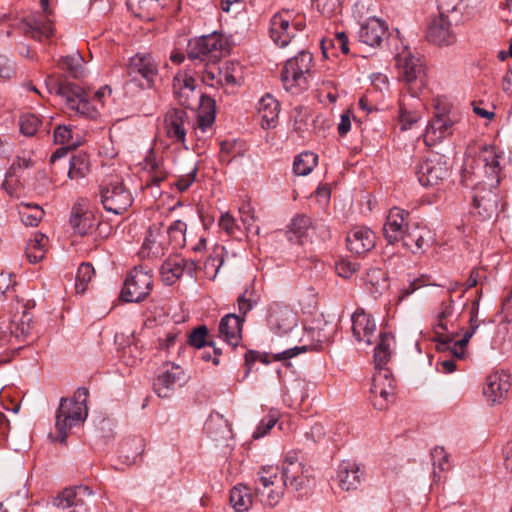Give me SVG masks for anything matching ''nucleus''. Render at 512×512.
Returning <instances> with one entry per match:
<instances>
[{
  "label": "nucleus",
  "mask_w": 512,
  "mask_h": 512,
  "mask_svg": "<svg viewBox=\"0 0 512 512\" xmlns=\"http://www.w3.org/2000/svg\"><path fill=\"white\" fill-rule=\"evenodd\" d=\"M494 146L484 145L477 157L467 156L464 161L461 181L467 186L486 183L496 189L500 183V158Z\"/></svg>",
  "instance_id": "nucleus-1"
},
{
  "label": "nucleus",
  "mask_w": 512,
  "mask_h": 512,
  "mask_svg": "<svg viewBox=\"0 0 512 512\" xmlns=\"http://www.w3.org/2000/svg\"><path fill=\"white\" fill-rule=\"evenodd\" d=\"M88 394L89 392L85 387H80L76 390L73 397L60 400L55 416L56 439L60 443L65 444L70 429L86 419L88 414L86 405Z\"/></svg>",
  "instance_id": "nucleus-2"
},
{
  "label": "nucleus",
  "mask_w": 512,
  "mask_h": 512,
  "mask_svg": "<svg viewBox=\"0 0 512 512\" xmlns=\"http://www.w3.org/2000/svg\"><path fill=\"white\" fill-rule=\"evenodd\" d=\"M394 59L399 80L407 86L410 99H415L425 85L426 69L423 58L403 45L400 50L397 49Z\"/></svg>",
  "instance_id": "nucleus-3"
},
{
  "label": "nucleus",
  "mask_w": 512,
  "mask_h": 512,
  "mask_svg": "<svg viewBox=\"0 0 512 512\" xmlns=\"http://www.w3.org/2000/svg\"><path fill=\"white\" fill-rule=\"evenodd\" d=\"M458 314L455 311L454 300L451 297L443 300L434 311V340L436 348L440 352H447L454 356L453 343L458 336L457 323Z\"/></svg>",
  "instance_id": "nucleus-4"
},
{
  "label": "nucleus",
  "mask_w": 512,
  "mask_h": 512,
  "mask_svg": "<svg viewBox=\"0 0 512 512\" xmlns=\"http://www.w3.org/2000/svg\"><path fill=\"white\" fill-rule=\"evenodd\" d=\"M313 56L308 51H300L288 59L281 71V81L286 91L298 95L307 90L313 75Z\"/></svg>",
  "instance_id": "nucleus-5"
},
{
  "label": "nucleus",
  "mask_w": 512,
  "mask_h": 512,
  "mask_svg": "<svg viewBox=\"0 0 512 512\" xmlns=\"http://www.w3.org/2000/svg\"><path fill=\"white\" fill-rule=\"evenodd\" d=\"M286 486L278 477V468L262 466L255 479V496L266 507H275L283 498Z\"/></svg>",
  "instance_id": "nucleus-6"
},
{
  "label": "nucleus",
  "mask_w": 512,
  "mask_h": 512,
  "mask_svg": "<svg viewBox=\"0 0 512 512\" xmlns=\"http://www.w3.org/2000/svg\"><path fill=\"white\" fill-rule=\"evenodd\" d=\"M153 289L152 270L145 266H136L128 274L120 297L125 302H141Z\"/></svg>",
  "instance_id": "nucleus-7"
},
{
  "label": "nucleus",
  "mask_w": 512,
  "mask_h": 512,
  "mask_svg": "<svg viewBox=\"0 0 512 512\" xmlns=\"http://www.w3.org/2000/svg\"><path fill=\"white\" fill-rule=\"evenodd\" d=\"M99 196L104 209L116 215L126 212L134 201L131 191L118 180L100 186Z\"/></svg>",
  "instance_id": "nucleus-8"
},
{
  "label": "nucleus",
  "mask_w": 512,
  "mask_h": 512,
  "mask_svg": "<svg viewBox=\"0 0 512 512\" xmlns=\"http://www.w3.org/2000/svg\"><path fill=\"white\" fill-rule=\"evenodd\" d=\"M457 122V117L451 113L450 109L446 106L441 107L440 102H437L434 116L426 127L425 143L431 146L451 136Z\"/></svg>",
  "instance_id": "nucleus-9"
},
{
  "label": "nucleus",
  "mask_w": 512,
  "mask_h": 512,
  "mask_svg": "<svg viewBox=\"0 0 512 512\" xmlns=\"http://www.w3.org/2000/svg\"><path fill=\"white\" fill-rule=\"evenodd\" d=\"M303 27L304 24L295 18L293 11L283 10L271 18L270 37L276 45L285 47L295 37V32Z\"/></svg>",
  "instance_id": "nucleus-10"
},
{
  "label": "nucleus",
  "mask_w": 512,
  "mask_h": 512,
  "mask_svg": "<svg viewBox=\"0 0 512 512\" xmlns=\"http://www.w3.org/2000/svg\"><path fill=\"white\" fill-rule=\"evenodd\" d=\"M21 312H15L8 320H0V348L14 344V340L24 339L31 330L32 316L21 307Z\"/></svg>",
  "instance_id": "nucleus-11"
},
{
  "label": "nucleus",
  "mask_w": 512,
  "mask_h": 512,
  "mask_svg": "<svg viewBox=\"0 0 512 512\" xmlns=\"http://www.w3.org/2000/svg\"><path fill=\"white\" fill-rule=\"evenodd\" d=\"M308 468L300 461L299 452L288 451L282 461L281 482L293 491H301L308 482Z\"/></svg>",
  "instance_id": "nucleus-12"
},
{
  "label": "nucleus",
  "mask_w": 512,
  "mask_h": 512,
  "mask_svg": "<svg viewBox=\"0 0 512 512\" xmlns=\"http://www.w3.org/2000/svg\"><path fill=\"white\" fill-rule=\"evenodd\" d=\"M267 322L272 332L286 336L298 328V315L289 305L274 302L269 307Z\"/></svg>",
  "instance_id": "nucleus-13"
},
{
  "label": "nucleus",
  "mask_w": 512,
  "mask_h": 512,
  "mask_svg": "<svg viewBox=\"0 0 512 512\" xmlns=\"http://www.w3.org/2000/svg\"><path fill=\"white\" fill-rule=\"evenodd\" d=\"M395 380L389 369L376 370L371 386V400L378 410H385L394 401Z\"/></svg>",
  "instance_id": "nucleus-14"
},
{
  "label": "nucleus",
  "mask_w": 512,
  "mask_h": 512,
  "mask_svg": "<svg viewBox=\"0 0 512 512\" xmlns=\"http://www.w3.org/2000/svg\"><path fill=\"white\" fill-rule=\"evenodd\" d=\"M415 171L419 183L424 187L439 185L448 176L446 162L437 154L421 159Z\"/></svg>",
  "instance_id": "nucleus-15"
},
{
  "label": "nucleus",
  "mask_w": 512,
  "mask_h": 512,
  "mask_svg": "<svg viewBox=\"0 0 512 512\" xmlns=\"http://www.w3.org/2000/svg\"><path fill=\"white\" fill-rule=\"evenodd\" d=\"M50 0H40L41 13L29 16L25 22V32L33 38L42 40L53 35V9L49 6Z\"/></svg>",
  "instance_id": "nucleus-16"
},
{
  "label": "nucleus",
  "mask_w": 512,
  "mask_h": 512,
  "mask_svg": "<svg viewBox=\"0 0 512 512\" xmlns=\"http://www.w3.org/2000/svg\"><path fill=\"white\" fill-rule=\"evenodd\" d=\"M127 74L132 80L141 77L143 87L152 88L158 75V64L150 54H136L130 58Z\"/></svg>",
  "instance_id": "nucleus-17"
},
{
  "label": "nucleus",
  "mask_w": 512,
  "mask_h": 512,
  "mask_svg": "<svg viewBox=\"0 0 512 512\" xmlns=\"http://www.w3.org/2000/svg\"><path fill=\"white\" fill-rule=\"evenodd\" d=\"M190 126L188 114L183 109H171L164 117V130L166 136L173 144L186 146L187 129Z\"/></svg>",
  "instance_id": "nucleus-18"
},
{
  "label": "nucleus",
  "mask_w": 512,
  "mask_h": 512,
  "mask_svg": "<svg viewBox=\"0 0 512 512\" xmlns=\"http://www.w3.org/2000/svg\"><path fill=\"white\" fill-rule=\"evenodd\" d=\"M173 91L179 104L186 108H193L201 102V96L196 92V82L191 74L181 71L174 76Z\"/></svg>",
  "instance_id": "nucleus-19"
},
{
  "label": "nucleus",
  "mask_w": 512,
  "mask_h": 512,
  "mask_svg": "<svg viewBox=\"0 0 512 512\" xmlns=\"http://www.w3.org/2000/svg\"><path fill=\"white\" fill-rule=\"evenodd\" d=\"M98 221L89 207L87 199L77 200L71 209L70 224L75 233L84 236L90 234Z\"/></svg>",
  "instance_id": "nucleus-20"
},
{
  "label": "nucleus",
  "mask_w": 512,
  "mask_h": 512,
  "mask_svg": "<svg viewBox=\"0 0 512 512\" xmlns=\"http://www.w3.org/2000/svg\"><path fill=\"white\" fill-rule=\"evenodd\" d=\"M196 270L197 263L195 261L175 256L164 261L161 266L160 274L165 284L172 285L184 274L193 277Z\"/></svg>",
  "instance_id": "nucleus-21"
},
{
  "label": "nucleus",
  "mask_w": 512,
  "mask_h": 512,
  "mask_svg": "<svg viewBox=\"0 0 512 512\" xmlns=\"http://www.w3.org/2000/svg\"><path fill=\"white\" fill-rule=\"evenodd\" d=\"M352 334L358 343L371 345L376 339L377 326L372 315L358 308L351 316Z\"/></svg>",
  "instance_id": "nucleus-22"
},
{
  "label": "nucleus",
  "mask_w": 512,
  "mask_h": 512,
  "mask_svg": "<svg viewBox=\"0 0 512 512\" xmlns=\"http://www.w3.org/2000/svg\"><path fill=\"white\" fill-rule=\"evenodd\" d=\"M184 380V371L175 364H167L154 380V391L161 398H168Z\"/></svg>",
  "instance_id": "nucleus-23"
},
{
  "label": "nucleus",
  "mask_w": 512,
  "mask_h": 512,
  "mask_svg": "<svg viewBox=\"0 0 512 512\" xmlns=\"http://www.w3.org/2000/svg\"><path fill=\"white\" fill-rule=\"evenodd\" d=\"M92 496V491L87 486H76L64 489L58 494L53 504L62 510L70 509L68 512H77V509L85 507L86 500Z\"/></svg>",
  "instance_id": "nucleus-24"
},
{
  "label": "nucleus",
  "mask_w": 512,
  "mask_h": 512,
  "mask_svg": "<svg viewBox=\"0 0 512 512\" xmlns=\"http://www.w3.org/2000/svg\"><path fill=\"white\" fill-rule=\"evenodd\" d=\"M458 26L452 25L448 17H442L439 14V17L429 24L426 37L429 42L437 46H451L456 43L457 36L454 28Z\"/></svg>",
  "instance_id": "nucleus-25"
},
{
  "label": "nucleus",
  "mask_w": 512,
  "mask_h": 512,
  "mask_svg": "<svg viewBox=\"0 0 512 512\" xmlns=\"http://www.w3.org/2000/svg\"><path fill=\"white\" fill-rule=\"evenodd\" d=\"M408 217L409 212L398 207L389 210L383 227L384 237L389 244L400 242L401 236L411 226L407 221Z\"/></svg>",
  "instance_id": "nucleus-26"
},
{
  "label": "nucleus",
  "mask_w": 512,
  "mask_h": 512,
  "mask_svg": "<svg viewBox=\"0 0 512 512\" xmlns=\"http://www.w3.org/2000/svg\"><path fill=\"white\" fill-rule=\"evenodd\" d=\"M510 377L505 372H494L487 376L483 394L491 404L503 401L510 390Z\"/></svg>",
  "instance_id": "nucleus-27"
},
{
  "label": "nucleus",
  "mask_w": 512,
  "mask_h": 512,
  "mask_svg": "<svg viewBox=\"0 0 512 512\" xmlns=\"http://www.w3.org/2000/svg\"><path fill=\"white\" fill-rule=\"evenodd\" d=\"M403 247L412 253H422L430 247L433 241L431 231L427 227L411 225L401 236Z\"/></svg>",
  "instance_id": "nucleus-28"
},
{
  "label": "nucleus",
  "mask_w": 512,
  "mask_h": 512,
  "mask_svg": "<svg viewBox=\"0 0 512 512\" xmlns=\"http://www.w3.org/2000/svg\"><path fill=\"white\" fill-rule=\"evenodd\" d=\"M67 109L75 115L87 118H95L98 115L97 109L89 102L85 92L76 84L64 98Z\"/></svg>",
  "instance_id": "nucleus-29"
},
{
  "label": "nucleus",
  "mask_w": 512,
  "mask_h": 512,
  "mask_svg": "<svg viewBox=\"0 0 512 512\" xmlns=\"http://www.w3.org/2000/svg\"><path fill=\"white\" fill-rule=\"evenodd\" d=\"M364 476V470L360 464L355 461H342L337 470L339 486L342 490L350 491L357 489Z\"/></svg>",
  "instance_id": "nucleus-30"
},
{
  "label": "nucleus",
  "mask_w": 512,
  "mask_h": 512,
  "mask_svg": "<svg viewBox=\"0 0 512 512\" xmlns=\"http://www.w3.org/2000/svg\"><path fill=\"white\" fill-rule=\"evenodd\" d=\"M244 318L230 313L225 315L219 323L218 337L233 348L237 347L242 339Z\"/></svg>",
  "instance_id": "nucleus-31"
},
{
  "label": "nucleus",
  "mask_w": 512,
  "mask_h": 512,
  "mask_svg": "<svg viewBox=\"0 0 512 512\" xmlns=\"http://www.w3.org/2000/svg\"><path fill=\"white\" fill-rule=\"evenodd\" d=\"M375 234L366 227L353 228L346 237L347 248L352 253L363 255L375 246Z\"/></svg>",
  "instance_id": "nucleus-32"
},
{
  "label": "nucleus",
  "mask_w": 512,
  "mask_h": 512,
  "mask_svg": "<svg viewBox=\"0 0 512 512\" xmlns=\"http://www.w3.org/2000/svg\"><path fill=\"white\" fill-rule=\"evenodd\" d=\"M387 33V26L384 21L378 18H369L361 24L358 32L359 41L370 46H379Z\"/></svg>",
  "instance_id": "nucleus-33"
},
{
  "label": "nucleus",
  "mask_w": 512,
  "mask_h": 512,
  "mask_svg": "<svg viewBox=\"0 0 512 512\" xmlns=\"http://www.w3.org/2000/svg\"><path fill=\"white\" fill-rule=\"evenodd\" d=\"M437 8L442 17H448L452 25H462L468 19L465 0H437Z\"/></svg>",
  "instance_id": "nucleus-34"
},
{
  "label": "nucleus",
  "mask_w": 512,
  "mask_h": 512,
  "mask_svg": "<svg viewBox=\"0 0 512 512\" xmlns=\"http://www.w3.org/2000/svg\"><path fill=\"white\" fill-rule=\"evenodd\" d=\"M476 194L473 197L475 207L478 209L479 215L483 219H490L497 214L498 210V195L493 190H480L476 188Z\"/></svg>",
  "instance_id": "nucleus-35"
},
{
  "label": "nucleus",
  "mask_w": 512,
  "mask_h": 512,
  "mask_svg": "<svg viewBox=\"0 0 512 512\" xmlns=\"http://www.w3.org/2000/svg\"><path fill=\"white\" fill-rule=\"evenodd\" d=\"M479 313V302L473 301L470 309V319H469V329L464 333L462 339L455 341L453 343V350L455 358L462 359L466 353V346L473 336L475 331L480 325V321L478 319Z\"/></svg>",
  "instance_id": "nucleus-36"
},
{
  "label": "nucleus",
  "mask_w": 512,
  "mask_h": 512,
  "mask_svg": "<svg viewBox=\"0 0 512 512\" xmlns=\"http://www.w3.org/2000/svg\"><path fill=\"white\" fill-rule=\"evenodd\" d=\"M215 121V103L214 100L208 96H201L200 113L194 125V130L197 137H200L198 132L206 133Z\"/></svg>",
  "instance_id": "nucleus-37"
},
{
  "label": "nucleus",
  "mask_w": 512,
  "mask_h": 512,
  "mask_svg": "<svg viewBox=\"0 0 512 512\" xmlns=\"http://www.w3.org/2000/svg\"><path fill=\"white\" fill-rule=\"evenodd\" d=\"M258 113L261 117V125L263 128L275 126L279 115V103L271 95L263 96L258 104Z\"/></svg>",
  "instance_id": "nucleus-38"
},
{
  "label": "nucleus",
  "mask_w": 512,
  "mask_h": 512,
  "mask_svg": "<svg viewBox=\"0 0 512 512\" xmlns=\"http://www.w3.org/2000/svg\"><path fill=\"white\" fill-rule=\"evenodd\" d=\"M394 337L390 333H380L379 342L374 350L375 369H387L385 366L391 358V345Z\"/></svg>",
  "instance_id": "nucleus-39"
},
{
  "label": "nucleus",
  "mask_w": 512,
  "mask_h": 512,
  "mask_svg": "<svg viewBox=\"0 0 512 512\" xmlns=\"http://www.w3.org/2000/svg\"><path fill=\"white\" fill-rule=\"evenodd\" d=\"M160 230L157 227H150L141 247V254L149 258H157L164 254V247L158 237Z\"/></svg>",
  "instance_id": "nucleus-40"
},
{
  "label": "nucleus",
  "mask_w": 512,
  "mask_h": 512,
  "mask_svg": "<svg viewBox=\"0 0 512 512\" xmlns=\"http://www.w3.org/2000/svg\"><path fill=\"white\" fill-rule=\"evenodd\" d=\"M128 6L137 17L150 21L155 17L160 4L158 0H128Z\"/></svg>",
  "instance_id": "nucleus-41"
},
{
  "label": "nucleus",
  "mask_w": 512,
  "mask_h": 512,
  "mask_svg": "<svg viewBox=\"0 0 512 512\" xmlns=\"http://www.w3.org/2000/svg\"><path fill=\"white\" fill-rule=\"evenodd\" d=\"M48 238L42 233H35L26 245V256L30 263H37L45 257Z\"/></svg>",
  "instance_id": "nucleus-42"
},
{
  "label": "nucleus",
  "mask_w": 512,
  "mask_h": 512,
  "mask_svg": "<svg viewBox=\"0 0 512 512\" xmlns=\"http://www.w3.org/2000/svg\"><path fill=\"white\" fill-rule=\"evenodd\" d=\"M230 503L237 512L247 511L252 505L250 490L245 485H237L230 491Z\"/></svg>",
  "instance_id": "nucleus-43"
},
{
  "label": "nucleus",
  "mask_w": 512,
  "mask_h": 512,
  "mask_svg": "<svg viewBox=\"0 0 512 512\" xmlns=\"http://www.w3.org/2000/svg\"><path fill=\"white\" fill-rule=\"evenodd\" d=\"M422 118V113L416 107L411 108L405 97L399 103V121L402 130L411 129Z\"/></svg>",
  "instance_id": "nucleus-44"
},
{
  "label": "nucleus",
  "mask_w": 512,
  "mask_h": 512,
  "mask_svg": "<svg viewBox=\"0 0 512 512\" xmlns=\"http://www.w3.org/2000/svg\"><path fill=\"white\" fill-rule=\"evenodd\" d=\"M18 212L23 224L30 227L37 226L44 216V210L40 206L25 202L19 204Z\"/></svg>",
  "instance_id": "nucleus-45"
},
{
  "label": "nucleus",
  "mask_w": 512,
  "mask_h": 512,
  "mask_svg": "<svg viewBox=\"0 0 512 512\" xmlns=\"http://www.w3.org/2000/svg\"><path fill=\"white\" fill-rule=\"evenodd\" d=\"M317 162L318 155L310 151L303 152L295 158L293 171L299 176H306L314 169Z\"/></svg>",
  "instance_id": "nucleus-46"
},
{
  "label": "nucleus",
  "mask_w": 512,
  "mask_h": 512,
  "mask_svg": "<svg viewBox=\"0 0 512 512\" xmlns=\"http://www.w3.org/2000/svg\"><path fill=\"white\" fill-rule=\"evenodd\" d=\"M68 176L70 179L84 178L90 172V162L86 154L74 155L69 162Z\"/></svg>",
  "instance_id": "nucleus-47"
},
{
  "label": "nucleus",
  "mask_w": 512,
  "mask_h": 512,
  "mask_svg": "<svg viewBox=\"0 0 512 512\" xmlns=\"http://www.w3.org/2000/svg\"><path fill=\"white\" fill-rule=\"evenodd\" d=\"M94 274V268L90 263H82L78 267L75 281V289L78 294H83L87 290V286Z\"/></svg>",
  "instance_id": "nucleus-48"
},
{
  "label": "nucleus",
  "mask_w": 512,
  "mask_h": 512,
  "mask_svg": "<svg viewBox=\"0 0 512 512\" xmlns=\"http://www.w3.org/2000/svg\"><path fill=\"white\" fill-rule=\"evenodd\" d=\"M206 42V53L210 58H217L224 49H226L227 42L222 35L218 33H211L204 35Z\"/></svg>",
  "instance_id": "nucleus-49"
},
{
  "label": "nucleus",
  "mask_w": 512,
  "mask_h": 512,
  "mask_svg": "<svg viewBox=\"0 0 512 512\" xmlns=\"http://www.w3.org/2000/svg\"><path fill=\"white\" fill-rule=\"evenodd\" d=\"M187 224L182 220L174 221L168 228L167 233L175 248H181L186 243Z\"/></svg>",
  "instance_id": "nucleus-50"
},
{
  "label": "nucleus",
  "mask_w": 512,
  "mask_h": 512,
  "mask_svg": "<svg viewBox=\"0 0 512 512\" xmlns=\"http://www.w3.org/2000/svg\"><path fill=\"white\" fill-rule=\"evenodd\" d=\"M206 42L204 36L191 39L187 46V55L191 60L206 61L209 57L206 53Z\"/></svg>",
  "instance_id": "nucleus-51"
},
{
  "label": "nucleus",
  "mask_w": 512,
  "mask_h": 512,
  "mask_svg": "<svg viewBox=\"0 0 512 512\" xmlns=\"http://www.w3.org/2000/svg\"><path fill=\"white\" fill-rule=\"evenodd\" d=\"M431 458L434 467V476L440 478L439 472L450 469L449 455L443 447H435L431 451Z\"/></svg>",
  "instance_id": "nucleus-52"
},
{
  "label": "nucleus",
  "mask_w": 512,
  "mask_h": 512,
  "mask_svg": "<svg viewBox=\"0 0 512 512\" xmlns=\"http://www.w3.org/2000/svg\"><path fill=\"white\" fill-rule=\"evenodd\" d=\"M45 85L50 94L54 93L64 99L74 84L59 81L54 75H49L45 80Z\"/></svg>",
  "instance_id": "nucleus-53"
},
{
  "label": "nucleus",
  "mask_w": 512,
  "mask_h": 512,
  "mask_svg": "<svg viewBox=\"0 0 512 512\" xmlns=\"http://www.w3.org/2000/svg\"><path fill=\"white\" fill-rule=\"evenodd\" d=\"M239 65L235 63H227L226 66L221 69V76L219 82L221 85L236 86L240 84L241 76L238 74Z\"/></svg>",
  "instance_id": "nucleus-54"
},
{
  "label": "nucleus",
  "mask_w": 512,
  "mask_h": 512,
  "mask_svg": "<svg viewBox=\"0 0 512 512\" xmlns=\"http://www.w3.org/2000/svg\"><path fill=\"white\" fill-rule=\"evenodd\" d=\"M41 120L32 113L23 114L20 118V131L25 136H33L40 127Z\"/></svg>",
  "instance_id": "nucleus-55"
},
{
  "label": "nucleus",
  "mask_w": 512,
  "mask_h": 512,
  "mask_svg": "<svg viewBox=\"0 0 512 512\" xmlns=\"http://www.w3.org/2000/svg\"><path fill=\"white\" fill-rule=\"evenodd\" d=\"M311 225V220L309 217H306L304 215L296 216L293 218L290 226L289 231L292 233L297 240H301L309 230Z\"/></svg>",
  "instance_id": "nucleus-56"
},
{
  "label": "nucleus",
  "mask_w": 512,
  "mask_h": 512,
  "mask_svg": "<svg viewBox=\"0 0 512 512\" xmlns=\"http://www.w3.org/2000/svg\"><path fill=\"white\" fill-rule=\"evenodd\" d=\"M318 11L326 17L338 15L342 10V0H314Z\"/></svg>",
  "instance_id": "nucleus-57"
},
{
  "label": "nucleus",
  "mask_w": 512,
  "mask_h": 512,
  "mask_svg": "<svg viewBox=\"0 0 512 512\" xmlns=\"http://www.w3.org/2000/svg\"><path fill=\"white\" fill-rule=\"evenodd\" d=\"M277 421L278 413L275 411H271L266 417H264L261 420L260 424L253 432V438L259 439L264 437L276 425Z\"/></svg>",
  "instance_id": "nucleus-58"
},
{
  "label": "nucleus",
  "mask_w": 512,
  "mask_h": 512,
  "mask_svg": "<svg viewBox=\"0 0 512 512\" xmlns=\"http://www.w3.org/2000/svg\"><path fill=\"white\" fill-rule=\"evenodd\" d=\"M81 58L80 56H67L62 58L59 61V67L67 71L70 76L77 78L81 74L82 66H81Z\"/></svg>",
  "instance_id": "nucleus-59"
},
{
  "label": "nucleus",
  "mask_w": 512,
  "mask_h": 512,
  "mask_svg": "<svg viewBox=\"0 0 512 512\" xmlns=\"http://www.w3.org/2000/svg\"><path fill=\"white\" fill-rule=\"evenodd\" d=\"M168 170L165 168L163 163L160 162H152L150 163V179L147 182V186L150 185H160L168 177Z\"/></svg>",
  "instance_id": "nucleus-60"
},
{
  "label": "nucleus",
  "mask_w": 512,
  "mask_h": 512,
  "mask_svg": "<svg viewBox=\"0 0 512 512\" xmlns=\"http://www.w3.org/2000/svg\"><path fill=\"white\" fill-rule=\"evenodd\" d=\"M202 73V81L211 87L216 86L217 84H220L218 81L221 74V68L217 67L214 63L213 64H205L203 66Z\"/></svg>",
  "instance_id": "nucleus-61"
},
{
  "label": "nucleus",
  "mask_w": 512,
  "mask_h": 512,
  "mask_svg": "<svg viewBox=\"0 0 512 512\" xmlns=\"http://www.w3.org/2000/svg\"><path fill=\"white\" fill-rule=\"evenodd\" d=\"M142 354L137 344H131L123 349L122 358L127 366H135L142 360Z\"/></svg>",
  "instance_id": "nucleus-62"
},
{
  "label": "nucleus",
  "mask_w": 512,
  "mask_h": 512,
  "mask_svg": "<svg viewBox=\"0 0 512 512\" xmlns=\"http://www.w3.org/2000/svg\"><path fill=\"white\" fill-rule=\"evenodd\" d=\"M207 337H208V329L206 326H199L197 328H195L190 336H189V344L195 348H202L204 347L205 345H208V341H207Z\"/></svg>",
  "instance_id": "nucleus-63"
},
{
  "label": "nucleus",
  "mask_w": 512,
  "mask_h": 512,
  "mask_svg": "<svg viewBox=\"0 0 512 512\" xmlns=\"http://www.w3.org/2000/svg\"><path fill=\"white\" fill-rule=\"evenodd\" d=\"M218 224L219 227L230 236L238 229L235 218L229 212H225L221 215Z\"/></svg>",
  "instance_id": "nucleus-64"
}]
</instances>
